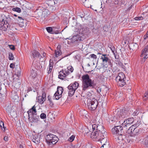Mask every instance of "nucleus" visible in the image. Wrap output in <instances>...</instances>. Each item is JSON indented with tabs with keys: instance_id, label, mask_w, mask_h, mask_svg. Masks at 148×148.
Segmentation results:
<instances>
[{
	"instance_id": "f257e3e1",
	"label": "nucleus",
	"mask_w": 148,
	"mask_h": 148,
	"mask_svg": "<svg viewBox=\"0 0 148 148\" xmlns=\"http://www.w3.org/2000/svg\"><path fill=\"white\" fill-rule=\"evenodd\" d=\"M128 115L126 111L122 110L121 111H118L116 115V117L119 122L124 127L130 126L134 122V119L133 118H128L123 121V119L127 117Z\"/></svg>"
},
{
	"instance_id": "f03ea898",
	"label": "nucleus",
	"mask_w": 148,
	"mask_h": 148,
	"mask_svg": "<svg viewBox=\"0 0 148 148\" xmlns=\"http://www.w3.org/2000/svg\"><path fill=\"white\" fill-rule=\"evenodd\" d=\"M82 90L84 91L93 88L95 84L94 81L92 80L88 74L84 75L82 76Z\"/></svg>"
},
{
	"instance_id": "7ed1b4c3",
	"label": "nucleus",
	"mask_w": 148,
	"mask_h": 148,
	"mask_svg": "<svg viewBox=\"0 0 148 148\" xmlns=\"http://www.w3.org/2000/svg\"><path fill=\"white\" fill-rule=\"evenodd\" d=\"M123 127L121 125L114 126L112 130V132L114 134L117 135L115 136L116 141L118 143H120L123 140L122 137Z\"/></svg>"
},
{
	"instance_id": "20e7f679",
	"label": "nucleus",
	"mask_w": 148,
	"mask_h": 148,
	"mask_svg": "<svg viewBox=\"0 0 148 148\" xmlns=\"http://www.w3.org/2000/svg\"><path fill=\"white\" fill-rule=\"evenodd\" d=\"M84 134L90 136L94 140L99 141L100 140L102 136H103L104 134L97 132V131L92 130H87L85 132Z\"/></svg>"
},
{
	"instance_id": "39448f33",
	"label": "nucleus",
	"mask_w": 148,
	"mask_h": 148,
	"mask_svg": "<svg viewBox=\"0 0 148 148\" xmlns=\"http://www.w3.org/2000/svg\"><path fill=\"white\" fill-rule=\"evenodd\" d=\"M73 71V67L71 66H69L66 69H63L59 72L58 78L61 79H67L68 78L66 77Z\"/></svg>"
},
{
	"instance_id": "423d86ee",
	"label": "nucleus",
	"mask_w": 148,
	"mask_h": 148,
	"mask_svg": "<svg viewBox=\"0 0 148 148\" xmlns=\"http://www.w3.org/2000/svg\"><path fill=\"white\" fill-rule=\"evenodd\" d=\"M87 103L88 109L94 111L96 109L97 106L98 102L95 99L90 97L88 99Z\"/></svg>"
},
{
	"instance_id": "0eeeda50",
	"label": "nucleus",
	"mask_w": 148,
	"mask_h": 148,
	"mask_svg": "<svg viewBox=\"0 0 148 148\" xmlns=\"http://www.w3.org/2000/svg\"><path fill=\"white\" fill-rule=\"evenodd\" d=\"M45 139L47 143L49 145L55 144L59 140L56 136L51 134L47 135Z\"/></svg>"
},
{
	"instance_id": "6e6552de",
	"label": "nucleus",
	"mask_w": 148,
	"mask_h": 148,
	"mask_svg": "<svg viewBox=\"0 0 148 148\" xmlns=\"http://www.w3.org/2000/svg\"><path fill=\"white\" fill-rule=\"evenodd\" d=\"M78 86L79 84L76 82H75L71 84L68 86V94L69 96L71 97L74 95Z\"/></svg>"
},
{
	"instance_id": "1a4fd4ad",
	"label": "nucleus",
	"mask_w": 148,
	"mask_h": 148,
	"mask_svg": "<svg viewBox=\"0 0 148 148\" xmlns=\"http://www.w3.org/2000/svg\"><path fill=\"white\" fill-rule=\"evenodd\" d=\"M90 127H92V130L94 131H96L103 134H105V131L103 126L101 124H93L90 125Z\"/></svg>"
},
{
	"instance_id": "9d476101",
	"label": "nucleus",
	"mask_w": 148,
	"mask_h": 148,
	"mask_svg": "<svg viewBox=\"0 0 148 148\" xmlns=\"http://www.w3.org/2000/svg\"><path fill=\"white\" fill-rule=\"evenodd\" d=\"M38 16H41L42 18L44 19L46 18L49 14V12L48 10L40 8L38 10Z\"/></svg>"
},
{
	"instance_id": "9b49d317",
	"label": "nucleus",
	"mask_w": 148,
	"mask_h": 148,
	"mask_svg": "<svg viewBox=\"0 0 148 148\" xmlns=\"http://www.w3.org/2000/svg\"><path fill=\"white\" fill-rule=\"evenodd\" d=\"M63 89L62 87L58 86L57 91L54 94L53 96L54 99L58 100L62 96V94L63 92Z\"/></svg>"
},
{
	"instance_id": "f8f14e48",
	"label": "nucleus",
	"mask_w": 148,
	"mask_h": 148,
	"mask_svg": "<svg viewBox=\"0 0 148 148\" xmlns=\"http://www.w3.org/2000/svg\"><path fill=\"white\" fill-rule=\"evenodd\" d=\"M6 112L8 113L9 117L13 118L16 117V112L13 110L11 108L8 107L6 109Z\"/></svg>"
},
{
	"instance_id": "ddd939ff",
	"label": "nucleus",
	"mask_w": 148,
	"mask_h": 148,
	"mask_svg": "<svg viewBox=\"0 0 148 148\" xmlns=\"http://www.w3.org/2000/svg\"><path fill=\"white\" fill-rule=\"evenodd\" d=\"M101 59L102 60L103 64L106 65L107 62H108L109 64L110 65L111 64L110 60L108 57V55L102 54L101 57Z\"/></svg>"
},
{
	"instance_id": "4468645a",
	"label": "nucleus",
	"mask_w": 148,
	"mask_h": 148,
	"mask_svg": "<svg viewBox=\"0 0 148 148\" xmlns=\"http://www.w3.org/2000/svg\"><path fill=\"white\" fill-rule=\"evenodd\" d=\"M36 107L34 105L27 111V112L28 114V117H29V116H35L36 115L37 111L36 110Z\"/></svg>"
},
{
	"instance_id": "2eb2a0df",
	"label": "nucleus",
	"mask_w": 148,
	"mask_h": 148,
	"mask_svg": "<svg viewBox=\"0 0 148 148\" xmlns=\"http://www.w3.org/2000/svg\"><path fill=\"white\" fill-rule=\"evenodd\" d=\"M141 57L143 56L144 59L148 58V45L146 46L142 51Z\"/></svg>"
},
{
	"instance_id": "dca6fc26",
	"label": "nucleus",
	"mask_w": 148,
	"mask_h": 148,
	"mask_svg": "<svg viewBox=\"0 0 148 148\" xmlns=\"http://www.w3.org/2000/svg\"><path fill=\"white\" fill-rule=\"evenodd\" d=\"M39 116H29L28 119L32 123H37L40 120Z\"/></svg>"
},
{
	"instance_id": "f3484780",
	"label": "nucleus",
	"mask_w": 148,
	"mask_h": 148,
	"mask_svg": "<svg viewBox=\"0 0 148 148\" xmlns=\"http://www.w3.org/2000/svg\"><path fill=\"white\" fill-rule=\"evenodd\" d=\"M139 125V123H136L132 125L127 131V133L128 134H133L135 127H137Z\"/></svg>"
},
{
	"instance_id": "a211bd4d",
	"label": "nucleus",
	"mask_w": 148,
	"mask_h": 148,
	"mask_svg": "<svg viewBox=\"0 0 148 148\" xmlns=\"http://www.w3.org/2000/svg\"><path fill=\"white\" fill-rule=\"evenodd\" d=\"M105 134H104L103 136L101 137L100 140H99V141H100L101 145H102L101 147H103L104 145L105 146L107 143L108 144L107 138L105 137Z\"/></svg>"
},
{
	"instance_id": "6ab92c4d",
	"label": "nucleus",
	"mask_w": 148,
	"mask_h": 148,
	"mask_svg": "<svg viewBox=\"0 0 148 148\" xmlns=\"http://www.w3.org/2000/svg\"><path fill=\"white\" fill-rule=\"evenodd\" d=\"M32 139V141L36 144L40 142V138L38 134L33 135Z\"/></svg>"
},
{
	"instance_id": "aec40b11",
	"label": "nucleus",
	"mask_w": 148,
	"mask_h": 148,
	"mask_svg": "<svg viewBox=\"0 0 148 148\" xmlns=\"http://www.w3.org/2000/svg\"><path fill=\"white\" fill-rule=\"evenodd\" d=\"M8 27V24H5L4 21H2L1 24L0 25V29L2 31L7 30Z\"/></svg>"
},
{
	"instance_id": "412c9836",
	"label": "nucleus",
	"mask_w": 148,
	"mask_h": 148,
	"mask_svg": "<svg viewBox=\"0 0 148 148\" xmlns=\"http://www.w3.org/2000/svg\"><path fill=\"white\" fill-rule=\"evenodd\" d=\"M125 75L123 73H119L118 75L116 77V81H118L121 80H125Z\"/></svg>"
},
{
	"instance_id": "4be33fe9",
	"label": "nucleus",
	"mask_w": 148,
	"mask_h": 148,
	"mask_svg": "<svg viewBox=\"0 0 148 148\" xmlns=\"http://www.w3.org/2000/svg\"><path fill=\"white\" fill-rule=\"evenodd\" d=\"M32 54L34 58H39L40 59V55L38 51L34 50L32 52Z\"/></svg>"
},
{
	"instance_id": "5701e85b",
	"label": "nucleus",
	"mask_w": 148,
	"mask_h": 148,
	"mask_svg": "<svg viewBox=\"0 0 148 148\" xmlns=\"http://www.w3.org/2000/svg\"><path fill=\"white\" fill-rule=\"evenodd\" d=\"M116 81L117 82V84L121 87L123 86L126 84L125 80H121Z\"/></svg>"
},
{
	"instance_id": "b1692460",
	"label": "nucleus",
	"mask_w": 148,
	"mask_h": 148,
	"mask_svg": "<svg viewBox=\"0 0 148 148\" xmlns=\"http://www.w3.org/2000/svg\"><path fill=\"white\" fill-rule=\"evenodd\" d=\"M53 63L52 62H51L50 61L49 67L47 69L48 73H51L53 68Z\"/></svg>"
},
{
	"instance_id": "393cba45",
	"label": "nucleus",
	"mask_w": 148,
	"mask_h": 148,
	"mask_svg": "<svg viewBox=\"0 0 148 148\" xmlns=\"http://www.w3.org/2000/svg\"><path fill=\"white\" fill-rule=\"evenodd\" d=\"M37 99L38 102L40 104L43 103L45 100L44 98H42L40 96L38 97L37 98Z\"/></svg>"
},
{
	"instance_id": "a878e982",
	"label": "nucleus",
	"mask_w": 148,
	"mask_h": 148,
	"mask_svg": "<svg viewBox=\"0 0 148 148\" xmlns=\"http://www.w3.org/2000/svg\"><path fill=\"white\" fill-rule=\"evenodd\" d=\"M62 52L60 49H57L55 51V56L56 57H58L61 54Z\"/></svg>"
},
{
	"instance_id": "bb28decb",
	"label": "nucleus",
	"mask_w": 148,
	"mask_h": 148,
	"mask_svg": "<svg viewBox=\"0 0 148 148\" xmlns=\"http://www.w3.org/2000/svg\"><path fill=\"white\" fill-rule=\"evenodd\" d=\"M143 143V144L148 146V135L144 138Z\"/></svg>"
},
{
	"instance_id": "cd10ccee",
	"label": "nucleus",
	"mask_w": 148,
	"mask_h": 148,
	"mask_svg": "<svg viewBox=\"0 0 148 148\" xmlns=\"http://www.w3.org/2000/svg\"><path fill=\"white\" fill-rule=\"evenodd\" d=\"M36 73L35 71L33 69L31 71V76L34 78L36 76Z\"/></svg>"
},
{
	"instance_id": "c85d7f7f",
	"label": "nucleus",
	"mask_w": 148,
	"mask_h": 148,
	"mask_svg": "<svg viewBox=\"0 0 148 148\" xmlns=\"http://www.w3.org/2000/svg\"><path fill=\"white\" fill-rule=\"evenodd\" d=\"M12 10L18 13H20L21 12V9L18 7L13 8Z\"/></svg>"
},
{
	"instance_id": "c756f323",
	"label": "nucleus",
	"mask_w": 148,
	"mask_h": 148,
	"mask_svg": "<svg viewBox=\"0 0 148 148\" xmlns=\"http://www.w3.org/2000/svg\"><path fill=\"white\" fill-rule=\"evenodd\" d=\"M137 127H135V130H134L133 135H134L138 134L139 132V129L137 128Z\"/></svg>"
},
{
	"instance_id": "7c9ffc66",
	"label": "nucleus",
	"mask_w": 148,
	"mask_h": 148,
	"mask_svg": "<svg viewBox=\"0 0 148 148\" xmlns=\"http://www.w3.org/2000/svg\"><path fill=\"white\" fill-rule=\"evenodd\" d=\"M148 97V91L146 92L144 94V96L143 97V100L144 101L147 100Z\"/></svg>"
},
{
	"instance_id": "2f4dec72",
	"label": "nucleus",
	"mask_w": 148,
	"mask_h": 148,
	"mask_svg": "<svg viewBox=\"0 0 148 148\" xmlns=\"http://www.w3.org/2000/svg\"><path fill=\"white\" fill-rule=\"evenodd\" d=\"M49 5L53 6L55 4V2L53 0H51L48 2Z\"/></svg>"
},
{
	"instance_id": "473e14b6",
	"label": "nucleus",
	"mask_w": 148,
	"mask_h": 148,
	"mask_svg": "<svg viewBox=\"0 0 148 148\" xmlns=\"http://www.w3.org/2000/svg\"><path fill=\"white\" fill-rule=\"evenodd\" d=\"M0 126L2 130H5L4 124L3 122L2 121H0Z\"/></svg>"
},
{
	"instance_id": "72a5a7b5",
	"label": "nucleus",
	"mask_w": 148,
	"mask_h": 148,
	"mask_svg": "<svg viewBox=\"0 0 148 148\" xmlns=\"http://www.w3.org/2000/svg\"><path fill=\"white\" fill-rule=\"evenodd\" d=\"M40 118L42 119H45L46 118V115L44 113H42L40 115Z\"/></svg>"
},
{
	"instance_id": "f704fd0d",
	"label": "nucleus",
	"mask_w": 148,
	"mask_h": 148,
	"mask_svg": "<svg viewBox=\"0 0 148 148\" xmlns=\"http://www.w3.org/2000/svg\"><path fill=\"white\" fill-rule=\"evenodd\" d=\"M47 32L49 33H52V29L51 27H48L46 28Z\"/></svg>"
},
{
	"instance_id": "c9c22d12",
	"label": "nucleus",
	"mask_w": 148,
	"mask_h": 148,
	"mask_svg": "<svg viewBox=\"0 0 148 148\" xmlns=\"http://www.w3.org/2000/svg\"><path fill=\"white\" fill-rule=\"evenodd\" d=\"M75 138V136L74 135L71 136L68 139V140L70 142H72L73 141Z\"/></svg>"
},
{
	"instance_id": "e433bc0d",
	"label": "nucleus",
	"mask_w": 148,
	"mask_h": 148,
	"mask_svg": "<svg viewBox=\"0 0 148 148\" xmlns=\"http://www.w3.org/2000/svg\"><path fill=\"white\" fill-rule=\"evenodd\" d=\"M8 58L9 60H13V56L12 53H9Z\"/></svg>"
},
{
	"instance_id": "4c0bfd02",
	"label": "nucleus",
	"mask_w": 148,
	"mask_h": 148,
	"mask_svg": "<svg viewBox=\"0 0 148 148\" xmlns=\"http://www.w3.org/2000/svg\"><path fill=\"white\" fill-rule=\"evenodd\" d=\"M12 99L14 100H16L18 99V97L16 93H15L14 95H12Z\"/></svg>"
},
{
	"instance_id": "58836bf2",
	"label": "nucleus",
	"mask_w": 148,
	"mask_h": 148,
	"mask_svg": "<svg viewBox=\"0 0 148 148\" xmlns=\"http://www.w3.org/2000/svg\"><path fill=\"white\" fill-rule=\"evenodd\" d=\"M143 19V18L142 16L136 17L134 18V19L137 21L142 20Z\"/></svg>"
},
{
	"instance_id": "ea45409f",
	"label": "nucleus",
	"mask_w": 148,
	"mask_h": 148,
	"mask_svg": "<svg viewBox=\"0 0 148 148\" xmlns=\"http://www.w3.org/2000/svg\"><path fill=\"white\" fill-rule=\"evenodd\" d=\"M110 48L112 53H113V54L114 55L115 58H116L115 54V49L114 48L113 46L112 47H110Z\"/></svg>"
},
{
	"instance_id": "a19ab883",
	"label": "nucleus",
	"mask_w": 148,
	"mask_h": 148,
	"mask_svg": "<svg viewBox=\"0 0 148 148\" xmlns=\"http://www.w3.org/2000/svg\"><path fill=\"white\" fill-rule=\"evenodd\" d=\"M90 56L91 58H93L94 59H96L97 58V56L94 54H90Z\"/></svg>"
},
{
	"instance_id": "79ce46f5",
	"label": "nucleus",
	"mask_w": 148,
	"mask_h": 148,
	"mask_svg": "<svg viewBox=\"0 0 148 148\" xmlns=\"http://www.w3.org/2000/svg\"><path fill=\"white\" fill-rule=\"evenodd\" d=\"M42 98H44V99L46 100V93L42 91V96L41 97Z\"/></svg>"
},
{
	"instance_id": "37998d69",
	"label": "nucleus",
	"mask_w": 148,
	"mask_h": 148,
	"mask_svg": "<svg viewBox=\"0 0 148 148\" xmlns=\"http://www.w3.org/2000/svg\"><path fill=\"white\" fill-rule=\"evenodd\" d=\"M18 18L19 19H17L18 21H19L21 22H22L23 20V19L22 18V17L20 16H18Z\"/></svg>"
},
{
	"instance_id": "c03bdc74",
	"label": "nucleus",
	"mask_w": 148,
	"mask_h": 148,
	"mask_svg": "<svg viewBox=\"0 0 148 148\" xmlns=\"http://www.w3.org/2000/svg\"><path fill=\"white\" fill-rule=\"evenodd\" d=\"M10 49L12 50H14L15 49V47L13 45H9Z\"/></svg>"
},
{
	"instance_id": "a18cd8bd",
	"label": "nucleus",
	"mask_w": 148,
	"mask_h": 148,
	"mask_svg": "<svg viewBox=\"0 0 148 148\" xmlns=\"http://www.w3.org/2000/svg\"><path fill=\"white\" fill-rule=\"evenodd\" d=\"M15 65L14 64L11 63L10 64V67L12 69H14V67Z\"/></svg>"
},
{
	"instance_id": "49530a36",
	"label": "nucleus",
	"mask_w": 148,
	"mask_h": 148,
	"mask_svg": "<svg viewBox=\"0 0 148 148\" xmlns=\"http://www.w3.org/2000/svg\"><path fill=\"white\" fill-rule=\"evenodd\" d=\"M49 101V105L51 106H52L53 105V102L52 101V100H50Z\"/></svg>"
},
{
	"instance_id": "de8ad7c7",
	"label": "nucleus",
	"mask_w": 148,
	"mask_h": 148,
	"mask_svg": "<svg viewBox=\"0 0 148 148\" xmlns=\"http://www.w3.org/2000/svg\"><path fill=\"white\" fill-rule=\"evenodd\" d=\"M148 37V34L147 33L144 36V40H145L147 39Z\"/></svg>"
},
{
	"instance_id": "09e8293b",
	"label": "nucleus",
	"mask_w": 148,
	"mask_h": 148,
	"mask_svg": "<svg viewBox=\"0 0 148 148\" xmlns=\"http://www.w3.org/2000/svg\"><path fill=\"white\" fill-rule=\"evenodd\" d=\"M119 3V1L118 0H115L114 1V3L115 5L118 4Z\"/></svg>"
},
{
	"instance_id": "8fccbe9b",
	"label": "nucleus",
	"mask_w": 148,
	"mask_h": 148,
	"mask_svg": "<svg viewBox=\"0 0 148 148\" xmlns=\"http://www.w3.org/2000/svg\"><path fill=\"white\" fill-rule=\"evenodd\" d=\"M138 113H137V112H134L133 114V115L134 116H136L138 114Z\"/></svg>"
},
{
	"instance_id": "3c124183",
	"label": "nucleus",
	"mask_w": 148,
	"mask_h": 148,
	"mask_svg": "<svg viewBox=\"0 0 148 148\" xmlns=\"http://www.w3.org/2000/svg\"><path fill=\"white\" fill-rule=\"evenodd\" d=\"M4 140L6 141H8V137L7 136H5L4 137Z\"/></svg>"
},
{
	"instance_id": "603ef678",
	"label": "nucleus",
	"mask_w": 148,
	"mask_h": 148,
	"mask_svg": "<svg viewBox=\"0 0 148 148\" xmlns=\"http://www.w3.org/2000/svg\"><path fill=\"white\" fill-rule=\"evenodd\" d=\"M47 98H48V100L49 101L50 100H51V97L50 96H48Z\"/></svg>"
},
{
	"instance_id": "864d4df0",
	"label": "nucleus",
	"mask_w": 148,
	"mask_h": 148,
	"mask_svg": "<svg viewBox=\"0 0 148 148\" xmlns=\"http://www.w3.org/2000/svg\"><path fill=\"white\" fill-rule=\"evenodd\" d=\"M20 74H21V71H19L17 72L18 75H20Z\"/></svg>"
},
{
	"instance_id": "5fc2aeb1",
	"label": "nucleus",
	"mask_w": 148,
	"mask_h": 148,
	"mask_svg": "<svg viewBox=\"0 0 148 148\" xmlns=\"http://www.w3.org/2000/svg\"><path fill=\"white\" fill-rule=\"evenodd\" d=\"M60 45H58L57 47V49H59L60 48Z\"/></svg>"
},
{
	"instance_id": "6e6d98bb",
	"label": "nucleus",
	"mask_w": 148,
	"mask_h": 148,
	"mask_svg": "<svg viewBox=\"0 0 148 148\" xmlns=\"http://www.w3.org/2000/svg\"><path fill=\"white\" fill-rule=\"evenodd\" d=\"M45 55H46V53L45 52H44L43 53V56L44 57H45Z\"/></svg>"
},
{
	"instance_id": "4d7b16f0",
	"label": "nucleus",
	"mask_w": 148,
	"mask_h": 148,
	"mask_svg": "<svg viewBox=\"0 0 148 148\" xmlns=\"http://www.w3.org/2000/svg\"><path fill=\"white\" fill-rule=\"evenodd\" d=\"M20 148H24L23 146L21 145H20Z\"/></svg>"
},
{
	"instance_id": "13d9d810",
	"label": "nucleus",
	"mask_w": 148,
	"mask_h": 148,
	"mask_svg": "<svg viewBox=\"0 0 148 148\" xmlns=\"http://www.w3.org/2000/svg\"><path fill=\"white\" fill-rule=\"evenodd\" d=\"M21 83L20 82H18V86H19L20 84H21Z\"/></svg>"
},
{
	"instance_id": "bf43d9fd",
	"label": "nucleus",
	"mask_w": 148,
	"mask_h": 148,
	"mask_svg": "<svg viewBox=\"0 0 148 148\" xmlns=\"http://www.w3.org/2000/svg\"><path fill=\"white\" fill-rule=\"evenodd\" d=\"M12 15L15 17H17V15L16 14H13Z\"/></svg>"
},
{
	"instance_id": "052dcab7",
	"label": "nucleus",
	"mask_w": 148,
	"mask_h": 148,
	"mask_svg": "<svg viewBox=\"0 0 148 148\" xmlns=\"http://www.w3.org/2000/svg\"><path fill=\"white\" fill-rule=\"evenodd\" d=\"M87 66H90V64H87Z\"/></svg>"
},
{
	"instance_id": "680f3d73",
	"label": "nucleus",
	"mask_w": 148,
	"mask_h": 148,
	"mask_svg": "<svg viewBox=\"0 0 148 148\" xmlns=\"http://www.w3.org/2000/svg\"><path fill=\"white\" fill-rule=\"evenodd\" d=\"M15 82H13V84L15 86Z\"/></svg>"
},
{
	"instance_id": "e2e57ef3",
	"label": "nucleus",
	"mask_w": 148,
	"mask_h": 148,
	"mask_svg": "<svg viewBox=\"0 0 148 148\" xmlns=\"http://www.w3.org/2000/svg\"><path fill=\"white\" fill-rule=\"evenodd\" d=\"M98 54H101V53H98Z\"/></svg>"
},
{
	"instance_id": "0e129e2a",
	"label": "nucleus",
	"mask_w": 148,
	"mask_h": 148,
	"mask_svg": "<svg viewBox=\"0 0 148 148\" xmlns=\"http://www.w3.org/2000/svg\"><path fill=\"white\" fill-rule=\"evenodd\" d=\"M95 11H97V10H95Z\"/></svg>"
},
{
	"instance_id": "69168bd1",
	"label": "nucleus",
	"mask_w": 148,
	"mask_h": 148,
	"mask_svg": "<svg viewBox=\"0 0 148 148\" xmlns=\"http://www.w3.org/2000/svg\"><path fill=\"white\" fill-rule=\"evenodd\" d=\"M29 143L30 144V142H29Z\"/></svg>"
}]
</instances>
